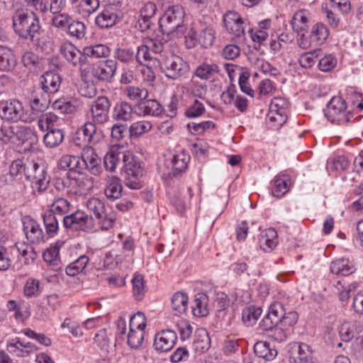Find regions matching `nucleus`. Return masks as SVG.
I'll return each mask as SVG.
<instances>
[{"label":"nucleus","mask_w":363,"mask_h":363,"mask_svg":"<svg viewBox=\"0 0 363 363\" xmlns=\"http://www.w3.org/2000/svg\"><path fill=\"white\" fill-rule=\"evenodd\" d=\"M121 18V12L113 6H108L99 13L95 19L96 24L101 28L115 26Z\"/></svg>","instance_id":"19"},{"label":"nucleus","mask_w":363,"mask_h":363,"mask_svg":"<svg viewBox=\"0 0 363 363\" xmlns=\"http://www.w3.org/2000/svg\"><path fill=\"white\" fill-rule=\"evenodd\" d=\"M64 133L60 129H50L44 135L43 141L47 147L53 148L59 146L64 140Z\"/></svg>","instance_id":"45"},{"label":"nucleus","mask_w":363,"mask_h":363,"mask_svg":"<svg viewBox=\"0 0 363 363\" xmlns=\"http://www.w3.org/2000/svg\"><path fill=\"white\" fill-rule=\"evenodd\" d=\"M311 19L312 14L308 10L300 9L293 14L290 24L295 33L308 32Z\"/></svg>","instance_id":"20"},{"label":"nucleus","mask_w":363,"mask_h":363,"mask_svg":"<svg viewBox=\"0 0 363 363\" xmlns=\"http://www.w3.org/2000/svg\"><path fill=\"white\" fill-rule=\"evenodd\" d=\"M133 108L126 101H121L116 104L113 109V118L118 121H128L133 116Z\"/></svg>","instance_id":"36"},{"label":"nucleus","mask_w":363,"mask_h":363,"mask_svg":"<svg viewBox=\"0 0 363 363\" xmlns=\"http://www.w3.org/2000/svg\"><path fill=\"white\" fill-rule=\"evenodd\" d=\"M333 287V292L338 295L339 299L342 302H345L348 300L350 293L356 289L357 284L355 283L345 284L342 281H338L334 284Z\"/></svg>","instance_id":"51"},{"label":"nucleus","mask_w":363,"mask_h":363,"mask_svg":"<svg viewBox=\"0 0 363 363\" xmlns=\"http://www.w3.org/2000/svg\"><path fill=\"white\" fill-rule=\"evenodd\" d=\"M290 363H317L311 346L305 342H292L287 346Z\"/></svg>","instance_id":"12"},{"label":"nucleus","mask_w":363,"mask_h":363,"mask_svg":"<svg viewBox=\"0 0 363 363\" xmlns=\"http://www.w3.org/2000/svg\"><path fill=\"white\" fill-rule=\"evenodd\" d=\"M125 152L121 151V148L118 145L111 146L104 157L105 169L109 172H115L121 160L123 161V154Z\"/></svg>","instance_id":"24"},{"label":"nucleus","mask_w":363,"mask_h":363,"mask_svg":"<svg viewBox=\"0 0 363 363\" xmlns=\"http://www.w3.org/2000/svg\"><path fill=\"white\" fill-rule=\"evenodd\" d=\"M46 234L50 238L55 237L59 230L58 220L53 212L45 211L43 215Z\"/></svg>","instance_id":"42"},{"label":"nucleus","mask_w":363,"mask_h":363,"mask_svg":"<svg viewBox=\"0 0 363 363\" xmlns=\"http://www.w3.org/2000/svg\"><path fill=\"white\" fill-rule=\"evenodd\" d=\"M68 34L77 40L82 39L86 35L85 25L79 21H71L68 28Z\"/></svg>","instance_id":"56"},{"label":"nucleus","mask_w":363,"mask_h":363,"mask_svg":"<svg viewBox=\"0 0 363 363\" xmlns=\"http://www.w3.org/2000/svg\"><path fill=\"white\" fill-rule=\"evenodd\" d=\"M220 72L219 67L216 63H203L195 70V75L201 79H209Z\"/></svg>","instance_id":"41"},{"label":"nucleus","mask_w":363,"mask_h":363,"mask_svg":"<svg viewBox=\"0 0 363 363\" xmlns=\"http://www.w3.org/2000/svg\"><path fill=\"white\" fill-rule=\"evenodd\" d=\"M290 178L285 174L280 173L274 179V184L272 189V194L280 198L286 194L289 190Z\"/></svg>","instance_id":"33"},{"label":"nucleus","mask_w":363,"mask_h":363,"mask_svg":"<svg viewBox=\"0 0 363 363\" xmlns=\"http://www.w3.org/2000/svg\"><path fill=\"white\" fill-rule=\"evenodd\" d=\"M325 116L333 123L346 124L350 121L352 114L347 110L345 101L339 96H333L324 110Z\"/></svg>","instance_id":"9"},{"label":"nucleus","mask_w":363,"mask_h":363,"mask_svg":"<svg viewBox=\"0 0 363 363\" xmlns=\"http://www.w3.org/2000/svg\"><path fill=\"white\" fill-rule=\"evenodd\" d=\"M31 160L29 159H18L11 163L10 165V174L12 176H18L23 174L26 176L27 172V164Z\"/></svg>","instance_id":"62"},{"label":"nucleus","mask_w":363,"mask_h":363,"mask_svg":"<svg viewBox=\"0 0 363 363\" xmlns=\"http://www.w3.org/2000/svg\"><path fill=\"white\" fill-rule=\"evenodd\" d=\"M52 107L55 110L60 111L62 113L70 114L76 112L78 105L76 102L66 100H56Z\"/></svg>","instance_id":"59"},{"label":"nucleus","mask_w":363,"mask_h":363,"mask_svg":"<svg viewBox=\"0 0 363 363\" xmlns=\"http://www.w3.org/2000/svg\"><path fill=\"white\" fill-rule=\"evenodd\" d=\"M271 334L269 336L276 342H282L287 340L290 332L288 329L280 324H277L274 328L269 330Z\"/></svg>","instance_id":"63"},{"label":"nucleus","mask_w":363,"mask_h":363,"mask_svg":"<svg viewBox=\"0 0 363 363\" xmlns=\"http://www.w3.org/2000/svg\"><path fill=\"white\" fill-rule=\"evenodd\" d=\"M223 23L225 29L235 38L242 40L245 35V28L247 22L245 21L238 13L228 11L223 17Z\"/></svg>","instance_id":"14"},{"label":"nucleus","mask_w":363,"mask_h":363,"mask_svg":"<svg viewBox=\"0 0 363 363\" xmlns=\"http://www.w3.org/2000/svg\"><path fill=\"white\" fill-rule=\"evenodd\" d=\"M144 337L145 330L129 328V333L127 336V342L131 348L138 349L142 345Z\"/></svg>","instance_id":"53"},{"label":"nucleus","mask_w":363,"mask_h":363,"mask_svg":"<svg viewBox=\"0 0 363 363\" xmlns=\"http://www.w3.org/2000/svg\"><path fill=\"white\" fill-rule=\"evenodd\" d=\"M60 52L68 62L79 68L82 78L86 77V68L84 67L87 65L89 62L86 55L84 54V50L80 51L72 43L65 42L60 46Z\"/></svg>","instance_id":"13"},{"label":"nucleus","mask_w":363,"mask_h":363,"mask_svg":"<svg viewBox=\"0 0 363 363\" xmlns=\"http://www.w3.org/2000/svg\"><path fill=\"white\" fill-rule=\"evenodd\" d=\"M133 293L137 300H142L145 295V286L143 277L140 274L135 275L132 279Z\"/></svg>","instance_id":"61"},{"label":"nucleus","mask_w":363,"mask_h":363,"mask_svg":"<svg viewBox=\"0 0 363 363\" xmlns=\"http://www.w3.org/2000/svg\"><path fill=\"white\" fill-rule=\"evenodd\" d=\"M24 232L26 238L31 243L39 244L44 240V233L40 225L34 220L24 223Z\"/></svg>","instance_id":"28"},{"label":"nucleus","mask_w":363,"mask_h":363,"mask_svg":"<svg viewBox=\"0 0 363 363\" xmlns=\"http://www.w3.org/2000/svg\"><path fill=\"white\" fill-rule=\"evenodd\" d=\"M288 101L285 99L280 97L274 98L269 105L270 113L272 114L270 120L277 121L276 116H277L281 118L280 123L284 122L286 120V109L288 108Z\"/></svg>","instance_id":"31"},{"label":"nucleus","mask_w":363,"mask_h":363,"mask_svg":"<svg viewBox=\"0 0 363 363\" xmlns=\"http://www.w3.org/2000/svg\"><path fill=\"white\" fill-rule=\"evenodd\" d=\"M21 61L26 67L32 71L39 70L43 67L42 60L30 51L26 52L23 55Z\"/></svg>","instance_id":"49"},{"label":"nucleus","mask_w":363,"mask_h":363,"mask_svg":"<svg viewBox=\"0 0 363 363\" xmlns=\"http://www.w3.org/2000/svg\"><path fill=\"white\" fill-rule=\"evenodd\" d=\"M320 52V49H316L302 54L298 59L300 65L303 68L312 67L316 62Z\"/></svg>","instance_id":"57"},{"label":"nucleus","mask_w":363,"mask_h":363,"mask_svg":"<svg viewBox=\"0 0 363 363\" xmlns=\"http://www.w3.org/2000/svg\"><path fill=\"white\" fill-rule=\"evenodd\" d=\"M329 33L327 26L319 22L313 26L310 33V38L315 44L322 45L328 38Z\"/></svg>","instance_id":"40"},{"label":"nucleus","mask_w":363,"mask_h":363,"mask_svg":"<svg viewBox=\"0 0 363 363\" xmlns=\"http://www.w3.org/2000/svg\"><path fill=\"white\" fill-rule=\"evenodd\" d=\"M117 69V62L113 60H106L94 64L91 73L94 77L101 81L111 80Z\"/></svg>","instance_id":"17"},{"label":"nucleus","mask_w":363,"mask_h":363,"mask_svg":"<svg viewBox=\"0 0 363 363\" xmlns=\"http://www.w3.org/2000/svg\"><path fill=\"white\" fill-rule=\"evenodd\" d=\"M192 313L196 317L206 316L208 313V297L203 293H198L192 303Z\"/></svg>","instance_id":"32"},{"label":"nucleus","mask_w":363,"mask_h":363,"mask_svg":"<svg viewBox=\"0 0 363 363\" xmlns=\"http://www.w3.org/2000/svg\"><path fill=\"white\" fill-rule=\"evenodd\" d=\"M70 203L64 198L57 199L52 204L51 209L48 212H53V214L63 216L67 214L71 209Z\"/></svg>","instance_id":"55"},{"label":"nucleus","mask_w":363,"mask_h":363,"mask_svg":"<svg viewBox=\"0 0 363 363\" xmlns=\"http://www.w3.org/2000/svg\"><path fill=\"white\" fill-rule=\"evenodd\" d=\"M152 54V53L150 51L149 47L145 43V44L138 47L137 53L135 55V58L136 61L141 65L147 66V67H156L160 62V58H158L157 56H153Z\"/></svg>","instance_id":"26"},{"label":"nucleus","mask_w":363,"mask_h":363,"mask_svg":"<svg viewBox=\"0 0 363 363\" xmlns=\"http://www.w3.org/2000/svg\"><path fill=\"white\" fill-rule=\"evenodd\" d=\"M184 16L182 6H169L159 21L161 32L172 38L182 37L186 30L184 24Z\"/></svg>","instance_id":"2"},{"label":"nucleus","mask_w":363,"mask_h":363,"mask_svg":"<svg viewBox=\"0 0 363 363\" xmlns=\"http://www.w3.org/2000/svg\"><path fill=\"white\" fill-rule=\"evenodd\" d=\"M125 94L133 101L140 104L148 97V91L143 87L128 86L125 88Z\"/></svg>","instance_id":"47"},{"label":"nucleus","mask_w":363,"mask_h":363,"mask_svg":"<svg viewBox=\"0 0 363 363\" xmlns=\"http://www.w3.org/2000/svg\"><path fill=\"white\" fill-rule=\"evenodd\" d=\"M189 161L190 156L184 150L180 151L174 155L171 160L173 175L176 176L185 172L187 169Z\"/></svg>","instance_id":"34"},{"label":"nucleus","mask_w":363,"mask_h":363,"mask_svg":"<svg viewBox=\"0 0 363 363\" xmlns=\"http://www.w3.org/2000/svg\"><path fill=\"white\" fill-rule=\"evenodd\" d=\"M15 247L18 253L24 258L25 264H30L35 259L37 255L31 245L24 242H16Z\"/></svg>","instance_id":"48"},{"label":"nucleus","mask_w":363,"mask_h":363,"mask_svg":"<svg viewBox=\"0 0 363 363\" xmlns=\"http://www.w3.org/2000/svg\"><path fill=\"white\" fill-rule=\"evenodd\" d=\"M40 89L44 92L54 94L57 92L61 84L60 76L54 72H47L40 78Z\"/></svg>","instance_id":"23"},{"label":"nucleus","mask_w":363,"mask_h":363,"mask_svg":"<svg viewBox=\"0 0 363 363\" xmlns=\"http://www.w3.org/2000/svg\"><path fill=\"white\" fill-rule=\"evenodd\" d=\"M330 271L333 274L348 276L356 271L354 262L347 258H340L330 264Z\"/></svg>","instance_id":"29"},{"label":"nucleus","mask_w":363,"mask_h":363,"mask_svg":"<svg viewBox=\"0 0 363 363\" xmlns=\"http://www.w3.org/2000/svg\"><path fill=\"white\" fill-rule=\"evenodd\" d=\"M135 108V113L142 116H158L163 111L162 105L154 99H145L143 102L137 104Z\"/></svg>","instance_id":"22"},{"label":"nucleus","mask_w":363,"mask_h":363,"mask_svg":"<svg viewBox=\"0 0 363 363\" xmlns=\"http://www.w3.org/2000/svg\"><path fill=\"white\" fill-rule=\"evenodd\" d=\"M16 65V59L13 51L4 46H0V71H11Z\"/></svg>","instance_id":"35"},{"label":"nucleus","mask_w":363,"mask_h":363,"mask_svg":"<svg viewBox=\"0 0 363 363\" xmlns=\"http://www.w3.org/2000/svg\"><path fill=\"white\" fill-rule=\"evenodd\" d=\"M36 13L34 11L29 12L25 8L15 10L12 16L13 28L19 37L26 40H34L40 28Z\"/></svg>","instance_id":"1"},{"label":"nucleus","mask_w":363,"mask_h":363,"mask_svg":"<svg viewBox=\"0 0 363 363\" xmlns=\"http://www.w3.org/2000/svg\"><path fill=\"white\" fill-rule=\"evenodd\" d=\"M26 178L30 182L32 189L39 193L45 191L50 184L47 168L44 162L38 159L28 162Z\"/></svg>","instance_id":"4"},{"label":"nucleus","mask_w":363,"mask_h":363,"mask_svg":"<svg viewBox=\"0 0 363 363\" xmlns=\"http://www.w3.org/2000/svg\"><path fill=\"white\" fill-rule=\"evenodd\" d=\"M152 124L147 121H140L132 123L129 131L131 136H139L150 131Z\"/></svg>","instance_id":"60"},{"label":"nucleus","mask_w":363,"mask_h":363,"mask_svg":"<svg viewBox=\"0 0 363 363\" xmlns=\"http://www.w3.org/2000/svg\"><path fill=\"white\" fill-rule=\"evenodd\" d=\"M259 242L264 251L269 252L272 250L278 243L277 231L274 228L267 229L261 235Z\"/></svg>","instance_id":"39"},{"label":"nucleus","mask_w":363,"mask_h":363,"mask_svg":"<svg viewBox=\"0 0 363 363\" xmlns=\"http://www.w3.org/2000/svg\"><path fill=\"white\" fill-rule=\"evenodd\" d=\"M50 95L44 92L40 88L35 89L30 101L31 113H35L38 116V113L44 111L50 104Z\"/></svg>","instance_id":"21"},{"label":"nucleus","mask_w":363,"mask_h":363,"mask_svg":"<svg viewBox=\"0 0 363 363\" xmlns=\"http://www.w3.org/2000/svg\"><path fill=\"white\" fill-rule=\"evenodd\" d=\"M62 183L67 194L79 196L86 195L94 187L93 178L82 172L74 176L69 174Z\"/></svg>","instance_id":"7"},{"label":"nucleus","mask_w":363,"mask_h":363,"mask_svg":"<svg viewBox=\"0 0 363 363\" xmlns=\"http://www.w3.org/2000/svg\"><path fill=\"white\" fill-rule=\"evenodd\" d=\"M63 226L72 231H91L94 228V220L91 216L84 211H76L63 218Z\"/></svg>","instance_id":"10"},{"label":"nucleus","mask_w":363,"mask_h":363,"mask_svg":"<svg viewBox=\"0 0 363 363\" xmlns=\"http://www.w3.org/2000/svg\"><path fill=\"white\" fill-rule=\"evenodd\" d=\"M110 53L109 48L105 45L97 44L91 46H86L84 48V54L86 55V59L89 57H107Z\"/></svg>","instance_id":"52"},{"label":"nucleus","mask_w":363,"mask_h":363,"mask_svg":"<svg viewBox=\"0 0 363 363\" xmlns=\"http://www.w3.org/2000/svg\"><path fill=\"white\" fill-rule=\"evenodd\" d=\"M80 158L82 170L86 169L91 174L96 176L101 173V160L93 147H84L82 149Z\"/></svg>","instance_id":"15"},{"label":"nucleus","mask_w":363,"mask_h":363,"mask_svg":"<svg viewBox=\"0 0 363 363\" xmlns=\"http://www.w3.org/2000/svg\"><path fill=\"white\" fill-rule=\"evenodd\" d=\"M140 18L138 20V23L140 29L145 30L150 28V20L152 18L156 12L157 6L151 1L146 2L140 9Z\"/></svg>","instance_id":"30"},{"label":"nucleus","mask_w":363,"mask_h":363,"mask_svg":"<svg viewBox=\"0 0 363 363\" xmlns=\"http://www.w3.org/2000/svg\"><path fill=\"white\" fill-rule=\"evenodd\" d=\"M177 335L175 331L169 329L162 330L155 336L154 347L161 352L169 351L175 345Z\"/></svg>","instance_id":"18"},{"label":"nucleus","mask_w":363,"mask_h":363,"mask_svg":"<svg viewBox=\"0 0 363 363\" xmlns=\"http://www.w3.org/2000/svg\"><path fill=\"white\" fill-rule=\"evenodd\" d=\"M111 102L106 96H99L91 105L90 112L92 121L96 124H104L108 121Z\"/></svg>","instance_id":"16"},{"label":"nucleus","mask_w":363,"mask_h":363,"mask_svg":"<svg viewBox=\"0 0 363 363\" xmlns=\"http://www.w3.org/2000/svg\"><path fill=\"white\" fill-rule=\"evenodd\" d=\"M211 347V339L208 332L203 328H199L195 331L192 348L194 351L201 354L207 352Z\"/></svg>","instance_id":"25"},{"label":"nucleus","mask_w":363,"mask_h":363,"mask_svg":"<svg viewBox=\"0 0 363 363\" xmlns=\"http://www.w3.org/2000/svg\"><path fill=\"white\" fill-rule=\"evenodd\" d=\"M0 116L6 121L16 123H31L37 118L35 113L24 111L23 104L18 100H9L1 104Z\"/></svg>","instance_id":"5"},{"label":"nucleus","mask_w":363,"mask_h":363,"mask_svg":"<svg viewBox=\"0 0 363 363\" xmlns=\"http://www.w3.org/2000/svg\"><path fill=\"white\" fill-rule=\"evenodd\" d=\"M122 189L120 179L116 177H111L107 180L104 194L108 199L114 201L121 198Z\"/></svg>","instance_id":"38"},{"label":"nucleus","mask_w":363,"mask_h":363,"mask_svg":"<svg viewBox=\"0 0 363 363\" xmlns=\"http://www.w3.org/2000/svg\"><path fill=\"white\" fill-rule=\"evenodd\" d=\"M189 298L186 294L183 292L175 293L171 299L172 309L176 315L184 314L188 309Z\"/></svg>","instance_id":"37"},{"label":"nucleus","mask_w":363,"mask_h":363,"mask_svg":"<svg viewBox=\"0 0 363 363\" xmlns=\"http://www.w3.org/2000/svg\"><path fill=\"white\" fill-rule=\"evenodd\" d=\"M146 325V317L142 312L136 313L130 319L129 328L145 330Z\"/></svg>","instance_id":"64"},{"label":"nucleus","mask_w":363,"mask_h":363,"mask_svg":"<svg viewBox=\"0 0 363 363\" xmlns=\"http://www.w3.org/2000/svg\"><path fill=\"white\" fill-rule=\"evenodd\" d=\"M205 113L204 104L198 99H195L186 108L185 116L189 118H195L202 116Z\"/></svg>","instance_id":"54"},{"label":"nucleus","mask_w":363,"mask_h":363,"mask_svg":"<svg viewBox=\"0 0 363 363\" xmlns=\"http://www.w3.org/2000/svg\"><path fill=\"white\" fill-rule=\"evenodd\" d=\"M157 67H160L166 77L169 79H178L186 72L187 69L186 63L178 55H161Z\"/></svg>","instance_id":"11"},{"label":"nucleus","mask_w":363,"mask_h":363,"mask_svg":"<svg viewBox=\"0 0 363 363\" xmlns=\"http://www.w3.org/2000/svg\"><path fill=\"white\" fill-rule=\"evenodd\" d=\"M96 124L93 121L86 122L78 131V134L82 133L84 140L89 143L94 144L99 139V134L96 132Z\"/></svg>","instance_id":"46"},{"label":"nucleus","mask_w":363,"mask_h":363,"mask_svg":"<svg viewBox=\"0 0 363 363\" xmlns=\"http://www.w3.org/2000/svg\"><path fill=\"white\" fill-rule=\"evenodd\" d=\"M89 260L88 257L86 255L80 256L66 267V274L69 277H74L82 272L87 265Z\"/></svg>","instance_id":"50"},{"label":"nucleus","mask_w":363,"mask_h":363,"mask_svg":"<svg viewBox=\"0 0 363 363\" xmlns=\"http://www.w3.org/2000/svg\"><path fill=\"white\" fill-rule=\"evenodd\" d=\"M216 40V31L211 26L201 21L194 23L185 37V43L188 48L199 45L202 48H211Z\"/></svg>","instance_id":"3"},{"label":"nucleus","mask_w":363,"mask_h":363,"mask_svg":"<svg viewBox=\"0 0 363 363\" xmlns=\"http://www.w3.org/2000/svg\"><path fill=\"white\" fill-rule=\"evenodd\" d=\"M123 163L125 185L132 189H140L143 169L138 158L131 152L127 151L123 154Z\"/></svg>","instance_id":"6"},{"label":"nucleus","mask_w":363,"mask_h":363,"mask_svg":"<svg viewBox=\"0 0 363 363\" xmlns=\"http://www.w3.org/2000/svg\"><path fill=\"white\" fill-rule=\"evenodd\" d=\"M262 312V308L259 306H247L242 310V321L247 326H252L260 317Z\"/></svg>","instance_id":"43"},{"label":"nucleus","mask_w":363,"mask_h":363,"mask_svg":"<svg viewBox=\"0 0 363 363\" xmlns=\"http://www.w3.org/2000/svg\"><path fill=\"white\" fill-rule=\"evenodd\" d=\"M254 352L258 357L268 361L272 360L277 354L276 350L269 347V342L263 341H259L255 344Z\"/></svg>","instance_id":"44"},{"label":"nucleus","mask_w":363,"mask_h":363,"mask_svg":"<svg viewBox=\"0 0 363 363\" xmlns=\"http://www.w3.org/2000/svg\"><path fill=\"white\" fill-rule=\"evenodd\" d=\"M57 167L60 169L69 171V174L79 173L82 172L81 166V158L77 155H64L57 162Z\"/></svg>","instance_id":"27"},{"label":"nucleus","mask_w":363,"mask_h":363,"mask_svg":"<svg viewBox=\"0 0 363 363\" xmlns=\"http://www.w3.org/2000/svg\"><path fill=\"white\" fill-rule=\"evenodd\" d=\"M86 207L97 219L102 230H108L113 227L116 220V214L111 210L108 211L101 200L92 197L87 201Z\"/></svg>","instance_id":"8"},{"label":"nucleus","mask_w":363,"mask_h":363,"mask_svg":"<svg viewBox=\"0 0 363 363\" xmlns=\"http://www.w3.org/2000/svg\"><path fill=\"white\" fill-rule=\"evenodd\" d=\"M186 126L192 134L201 135L207 130L213 129L215 124L211 121H205L201 123H189Z\"/></svg>","instance_id":"58"}]
</instances>
